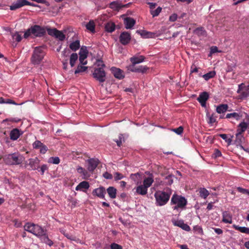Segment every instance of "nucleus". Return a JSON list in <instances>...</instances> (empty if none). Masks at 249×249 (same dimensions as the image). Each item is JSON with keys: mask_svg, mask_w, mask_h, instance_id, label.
Returning <instances> with one entry per match:
<instances>
[{"mask_svg": "<svg viewBox=\"0 0 249 249\" xmlns=\"http://www.w3.org/2000/svg\"><path fill=\"white\" fill-rule=\"evenodd\" d=\"M24 228L26 231L39 237L42 242L50 247L53 245V242L49 238L45 231L40 226L33 223H27L25 225Z\"/></svg>", "mask_w": 249, "mask_h": 249, "instance_id": "f257e3e1", "label": "nucleus"}, {"mask_svg": "<svg viewBox=\"0 0 249 249\" xmlns=\"http://www.w3.org/2000/svg\"><path fill=\"white\" fill-rule=\"evenodd\" d=\"M171 193L159 191L155 193V204L158 206L165 205L169 201Z\"/></svg>", "mask_w": 249, "mask_h": 249, "instance_id": "f03ea898", "label": "nucleus"}, {"mask_svg": "<svg viewBox=\"0 0 249 249\" xmlns=\"http://www.w3.org/2000/svg\"><path fill=\"white\" fill-rule=\"evenodd\" d=\"M24 160V158L21 155L14 153L6 155L4 157L5 162L8 165H18Z\"/></svg>", "mask_w": 249, "mask_h": 249, "instance_id": "7ed1b4c3", "label": "nucleus"}, {"mask_svg": "<svg viewBox=\"0 0 249 249\" xmlns=\"http://www.w3.org/2000/svg\"><path fill=\"white\" fill-rule=\"evenodd\" d=\"M46 33V31L44 28L39 25H35L31 26L24 33V37L28 38L31 35L36 37H41L43 36Z\"/></svg>", "mask_w": 249, "mask_h": 249, "instance_id": "20e7f679", "label": "nucleus"}, {"mask_svg": "<svg viewBox=\"0 0 249 249\" xmlns=\"http://www.w3.org/2000/svg\"><path fill=\"white\" fill-rule=\"evenodd\" d=\"M45 55V52L41 47L35 48L34 50L31 61L34 65L39 64L43 59Z\"/></svg>", "mask_w": 249, "mask_h": 249, "instance_id": "39448f33", "label": "nucleus"}, {"mask_svg": "<svg viewBox=\"0 0 249 249\" xmlns=\"http://www.w3.org/2000/svg\"><path fill=\"white\" fill-rule=\"evenodd\" d=\"M171 205H176L173 207L174 210H177L178 208H182L187 204V200L181 196L174 194L171 199Z\"/></svg>", "mask_w": 249, "mask_h": 249, "instance_id": "423d86ee", "label": "nucleus"}, {"mask_svg": "<svg viewBox=\"0 0 249 249\" xmlns=\"http://www.w3.org/2000/svg\"><path fill=\"white\" fill-rule=\"evenodd\" d=\"M25 5H30L33 7L40 8V5L34 3H31L27 0H18L16 2H13L12 4L10 6V9L11 10H15Z\"/></svg>", "mask_w": 249, "mask_h": 249, "instance_id": "0eeeda50", "label": "nucleus"}, {"mask_svg": "<svg viewBox=\"0 0 249 249\" xmlns=\"http://www.w3.org/2000/svg\"><path fill=\"white\" fill-rule=\"evenodd\" d=\"M93 77L100 83H103L106 81V74L103 68H98L94 70Z\"/></svg>", "mask_w": 249, "mask_h": 249, "instance_id": "6e6552de", "label": "nucleus"}, {"mask_svg": "<svg viewBox=\"0 0 249 249\" xmlns=\"http://www.w3.org/2000/svg\"><path fill=\"white\" fill-rule=\"evenodd\" d=\"M39 164V160L37 158H31L26 160L25 167L30 170L37 169Z\"/></svg>", "mask_w": 249, "mask_h": 249, "instance_id": "1a4fd4ad", "label": "nucleus"}, {"mask_svg": "<svg viewBox=\"0 0 249 249\" xmlns=\"http://www.w3.org/2000/svg\"><path fill=\"white\" fill-rule=\"evenodd\" d=\"M47 31L49 35L54 36L60 41H63L65 39V35L63 32L57 30L56 28H48Z\"/></svg>", "mask_w": 249, "mask_h": 249, "instance_id": "9d476101", "label": "nucleus"}, {"mask_svg": "<svg viewBox=\"0 0 249 249\" xmlns=\"http://www.w3.org/2000/svg\"><path fill=\"white\" fill-rule=\"evenodd\" d=\"M88 51L87 49V47L85 46H82L80 50L79 54V61L81 64L85 65L87 64V61L85 59L88 57Z\"/></svg>", "mask_w": 249, "mask_h": 249, "instance_id": "9b49d317", "label": "nucleus"}, {"mask_svg": "<svg viewBox=\"0 0 249 249\" xmlns=\"http://www.w3.org/2000/svg\"><path fill=\"white\" fill-rule=\"evenodd\" d=\"M129 3L123 4L120 0H117L116 1L111 2L109 4V7L114 10L119 11L122 8L128 7L129 6Z\"/></svg>", "mask_w": 249, "mask_h": 249, "instance_id": "f8f14e48", "label": "nucleus"}, {"mask_svg": "<svg viewBox=\"0 0 249 249\" xmlns=\"http://www.w3.org/2000/svg\"><path fill=\"white\" fill-rule=\"evenodd\" d=\"M120 41L124 45L129 43L131 40L130 34L127 32H122L119 37Z\"/></svg>", "mask_w": 249, "mask_h": 249, "instance_id": "ddd939ff", "label": "nucleus"}, {"mask_svg": "<svg viewBox=\"0 0 249 249\" xmlns=\"http://www.w3.org/2000/svg\"><path fill=\"white\" fill-rule=\"evenodd\" d=\"M209 95L208 93L204 91L199 94L197 100L200 103L202 107H206V101L209 99Z\"/></svg>", "mask_w": 249, "mask_h": 249, "instance_id": "4468645a", "label": "nucleus"}, {"mask_svg": "<svg viewBox=\"0 0 249 249\" xmlns=\"http://www.w3.org/2000/svg\"><path fill=\"white\" fill-rule=\"evenodd\" d=\"M88 163V170L89 172H93L99 164V160L97 159H89L87 160Z\"/></svg>", "mask_w": 249, "mask_h": 249, "instance_id": "2eb2a0df", "label": "nucleus"}, {"mask_svg": "<svg viewBox=\"0 0 249 249\" xmlns=\"http://www.w3.org/2000/svg\"><path fill=\"white\" fill-rule=\"evenodd\" d=\"M106 193L105 188L103 186H101L93 190L92 191V195L93 196H97L100 198H104Z\"/></svg>", "mask_w": 249, "mask_h": 249, "instance_id": "dca6fc26", "label": "nucleus"}, {"mask_svg": "<svg viewBox=\"0 0 249 249\" xmlns=\"http://www.w3.org/2000/svg\"><path fill=\"white\" fill-rule=\"evenodd\" d=\"M124 23L125 28L127 29H132L136 23L135 20L131 17H126L124 18Z\"/></svg>", "mask_w": 249, "mask_h": 249, "instance_id": "f3484780", "label": "nucleus"}, {"mask_svg": "<svg viewBox=\"0 0 249 249\" xmlns=\"http://www.w3.org/2000/svg\"><path fill=\"white\" fill-rule=\"evenodd\" d=\"M23 134V132L18 128H14L12 130L10 133V139L13 141L17 140L20 135Z\"/></svg>", "mask_w": 249, "mask_h": 249, "instance_id": "a211bd4d", "label": "nucleus"}, {"mask_svg": "<svg viewBox=\"0 0 249 249\" xmlns=\"http://www.w3.org/2000/svg\"><path fill=\"white\" fill-rule=\"evenodd\" d=\"M173 223L175 226L179 227L185 231H189L191 230L190 227L187 224L184 223L183 220H175Z\"/></svg>", "mask_w": 249, "mask_h": 249, "instance_id": "6ab92c4d", "label": "nucleus"}, {"mask_svg": "<svg viewBox=\"0 0 249 249\" xmlns=\"http://www.w3.org/2000/svg\"><path fill=\"white\" fill-rule=\"evenodd\" d=\"M245 140V138L242 134L236 133L235 134V140L234 143L237 146H239L240 148H243L242 144Z\"/></svg>", "mask_w": 249, "mask_h": 249, "instance_id": "aec40b11", "label": "nucleus"}, {"mask_svg": "<svg viewBox=\"0 0 249 249\" xmlns=\"http://www.w3.org/2000/svg\"><path fill=\"white\" fill-rule=\"evenodd\" d=\"M111 71L115 78L119 79H122L124 78L123 71L121 69L115 67H112Z\"/></svg>", "mask_w": 249, "mask_h": 249, "instance_id": "412c9836", "label": "nucleus"}, {"mask_svg": "<svg viewBox=\"0 0 249 249\" xmlns=\"http://www.w3.org/2000/svg\"><path fill=\"white\" fill-rule=\"evenodd\" d=\"M222 221L225 223L231 224L232 223V215L227 211L222 213Z\"/></svg>", "mask_w": 249, "mask_h": 249, "instance_id": "4be33fe9", "label": "nucleus"}, {"mask_svg": "<svg viewBox=\"0 0 249 249\" xmlns=\"http://www.w3.org/2000/svg\"><path fill=\"white\" fill-rule=\"evenodd\" d=\"M145 57L143 55L139 56H133L130 58V60L133 64H137L143 62L144 60Z\"/></svg>", "mask_w": 249, "mask_h": 249, "instance_id": "5701e85b", "label": "nucleus"}, {"mask_svg": "<svg viewBox=\"0 0 249 249\" xmlns=\"http://www.w3.org/2000/svg\"><path fill=\"white\" fill-rule=\"evenodd\" d=\"M237 127V133L242 134L247 129L248 124L245 122H242L238 124Z\"/></svg>", "mask_w": 249, "mask_h": 249, "instance_id": "b1692460", "label": "nucleus"}, {"mask_svg": "<svg viewBox=\"0 0 249 249\" xmlns=\"http://www.w3.org/2000/svg\"><path fill=\"white\" fill-rule=\"evenodd\" d=\"M109 196L112 199L116 198L117 190L114 187L110 186L107 189Z\"/></svg>", "mask_w": 249, "mask_h": 249, "instance_id": "393cba45", "label": "nucleus"}, {"mask_svg": "<svg viewBox=\"0 0 249 249\" xmlns=\"http://www.w3.org/2000/svg\"><path fill=\"white\" fill-rule=\"evenodd\" d=\"M137 33L140 34L144 38H151L154 36L153 33L147 32L144 30H137Z\"/></svg>", "mask_w": 249, "mask_h": 249, "instance_id": "a878e982", "label": "nucleus"}, {"mask_svg": "<svg viewBox=\"0 0 249 249\" xmlns=\"http://www.w3.org/2000/svg\"><path fill=\"white\" fill-rule=\"evenodd\" d=\"M153 181V175L151 174L149 177L144 179L143 185L148 188L152 185Z\"/></svg>", "mask_w": 249, "mask_h": 249, "instance_id": "bb28decb", "label": "nucleus"}, {"mask_svg": "<svg viewBox=\"0 0 249 249\" xmlns=\"http://www.w3.org/2000/svg\"><path fill=\"white\" fill-rule=\"evenodd\" d=\"M136 192L139 195H145L147 193V188L143 185H140L136 188Z\"/></svg>", "mask_w": 249, "mask_h": 249, "instance_id": "cd10ccee", "label": "nucleus"}, {"mask_svg": "<svg viewBox=\"0 0 249 249\" xmlns=\"http://www.w3.org/2000/svg\"><path fill=\"white\" fill-rule=\"evenodd\" d=\"M5 30L10 32L13 39H15L17 42H19L21 41L22 37L21 35H19L18 32H16L15 33H12L11 31V29L9 28H5Z\"/></svg>", "mask_w": 249, "mask_h": 249, "instance_id": "c85d7f7f", "label": "nucleus"}, {"mask_svg": "<svg viewBox=\"0 0 249 249\" xmlns=\"http://www.w3.org/2000/svg\"><path fill=\"white\" fill-rule=\"evenodd\" d=\"M89 187V185L88 182L83 181L81 182L76 187L75 190L76 191L81 190L82 189H88Z\"/></svg>", "mask_w": 249, "mask_h": 249, "instance_id": "c756f323", "label": "nucleus"}, {"mask_svg": "<svg viewBox=\"0 0 249 249\" xmlns=\"http://www.w3.org/2000/svg\"><path fill=\"white\" fill-rule=\"evenodd\" d=\"M232 227L236 230L239 231L241 232L249 234V228L246 227H240L235 224L232 225Z\"/></svg>", "mask_w": 249, "mask_h": 249, "instance_id": "7c9ffc66", "label": "nucleus"}, {"mask_svg": "<svg viewBox=\"0 0 249 249\" xmlns=\"http://www.w3.org/2000/svg\"><path fill=\"white\" fill-rule=\"evenodd\" d=\"M115 28V25L113 22H108L105 25V30L107 32L112 33Z\"/></svg>", "mask_w": 249, "mask_h": 249, "instance_id": "2f4dec72", "label": "nucleus"}, {"mask_svg": "<svg viewBox=\"0 0 249 249\" xmlns=\"http://www.w3.org/2000/svg\"><path fill=\"white\" fill-rule=\"evenodd\" d=\"M228 108V106L227 104H221L217 106L216 107V112L218 113H222L226 112Z\"/></svg>", "mask_w": 249, "mask_h": 249, "instance_id": "473e14b6", "label": "nucleus"}, {"mask_svg": "<svg viewBox=\"0 0 249 249\" xmlns=\"http://www.w3.org/2000/svg\"><path fill=\"white\" fill-rule=\"evenodd\" d=\"M78 59V55L76 53H72L70 56V64L71 67H73Z\"/></svg>", "mask_w": 249, "mask_h": 249, "instance_id": "72a5a7b5", "label": "nucleus"}, {"mask_svg": "<svg viewBox=\"0 0 249 249\" xmlns=\"http://www.w3.org/2000/svg\"><path fill=\"white\" fill-rule=\"evenodd\" d=\"M70 48L71 50L76 51L80 48V41L77 40L72 42L70 44Z\"/></svg>", "mask_w": 249, "mask_h": 249, "instance_id": "f704fd0d", "label": "nucleus"}, {"mask_svg": "<svg viewBox=\"0 0 249 249\" xmlns=\"http://www.w3.org/2000/svg\"><path fill=\"white\" fill-rule=\"evenodd\" d=\"M86 28L92 33L95 32V23L93 20H90L86 25Z\"/></svg>", "mask_w": 249, "mask_h": 249, "instance_id": "c9c22d12", "label": "nucleus"}, {"mask_svg": "<svg viewBox=\"0 0 249 249\" xmlns=\"http://www.w3.org/2000/svg\"><path fill=\"white\" fill-rule=\"evenodd\" d=\"M61 232L68 239H69V240H70L71 241H77V239L76 237V236H74V235H72L71 234H70V233H68L66 232V231H64V230H61Z\"/></svg>", "mask_w": 249, "mask_h": 249, "instance_id": "e433bc0d", "label": "nucleus"}, {"mask_svg": "<svg viewBox=\"0 0 249 249\" xmlns=\"http://www.w3.org/2000/svg\"><path fill=\"white\" fill-rule=\"evenodd\" d=\"M219 136L227 142L228 145H230L231 144L232 138L233 137V135L231 136V137L229 138H228L227 134H221L219 135Z\"/></svg>", "mask_w": 249, "mask_h": 249, "instance_id": "4c0bfd02", "label": "nucleus"}, {"mask_svg": "<svg viewBox=\"0 0 249 249\" xmlns=\"http://www.w3.org/2000/svg\"><path fill=\"white\" fill-rule=\"evenodd\" d=\"M173 178H174V176L172 175L166 177L164 178V183L167 185H171L173 182Z\"/></svg>", "mask_w": 249, "mask_h": 249, "instance_id": "58836bf2", "label": "nucleus"}, {"mask_svg": "<svg viewBox=\"0 0 249 249\" xmlns=\"http://www.w3.org/2000/svg\"><path fill=\"white\" fill-rule=\"evenodd\" d=\"M216 73L215 71H211L205 74H204L202 77L204 78V79L206 81L209 79L213 78L215 75Z\"/></svg>", "mask_w": 249, "mask_h": 249, "instance_id": "ea45409f", "label": "nucleus"}, {"mask_svg": "<svg viewBox=\"0 0 249 249\" xmlns=\"http://www.w3.org/2000/svg\"><path fill=\"white\" fill-rule=\"evenodd\" d=\"M249 96V88H246L241 93L239 96V99H243Z\"/></svg>", "mask_w": 249, "mask_h": 249, "instance_id": "a19ab883", "label": "nucleus"}, {"mask_svg": "<svg viewBox=\"0 0 249 249\" xmlns=\"http://www.w3.org/2000/svg\"><path fill=\"white\" fill-rule=\"evenodd\" d=\"M242 117L241 115H240L238 113L233 112L231 113H228L226 115V118H230L231 117H233L235 118L236 120H238Z\"/></svg>", "mask_w": 249, "mask_h": 249, "instance_id": "79ce46f5", "label": "nucleus"}, {"mask_svg": "<svg viewBox=\"0 0 249 249\" xmlns=\"http://www.w3.org/2000/svg\"><path fill=\"white\" fill-rule=\"evenodd\" d=\"M209 195V193L208 191L205 188H200L199 191V195L200 197L206 198Z\"/></svg>", "mask_w": 249, "mask_h": 249, "instance_id": "37998d69", "label": "nucleus"}, {"mask_svg": "<svg viewBox=\"0 0 249 249\" xmlns=\"http://www.w3.org/2000/svg\"><path fill=\"white\" fill-rule=\"evenodd\" d=\"M83 65H78L76 70L74 71L75 74L79 73L81 72H84L88 69V67L82 66Z\"/></svg>", "mask_w": 249, "mask_h": 249, "instance_id": "c03bdc74", "label": "nucleus"}, {"mask_svg": "<svg viewBox=\"0 0 249 249\" xmlns=\"http://www.w3.org/2000/svg\"><path fill=\"white\" fill-rule=\"evenodd\" d=\"M194 32L198 35V36H203L206 33L205 30H204L203 27H200L197 28L195 31Z\"/></svg>", "mask_w": 249, "mask_h": 249, "instance_id": "a18cd8bd", "label": "nucleus"}, {"mask_svg": "<svg viewBox=\"0 0 249 249\" xmlns=\"http://www.w3.org/2000/svg\"><path fill=\"white\" fill-rule=\"evenodd\" d=\"M77 170L79 173L81 174L84 176L85 178L88 176V172L82 167L78 166L77 168Z\"/></svg>", "mask_w": 249, "mask_h": 249, "instance_id": "49530a36", "label": "nucleus"}, {"mask_svg": "<svg viewBox=\"0 0 249 249\" xmlns=\"http://www.w3.org/2000/svg\"><path fill=\"white\" fill-rule=\"evenodd\" d=\"M49 163L57 164L60 162V159L58 157H51L48 160Z\"/></svg>", "mask_w": 249, "mask_h": 249, "instance_id": "de8ad7c7", "label": "nucleus"}, {"mask_svg": "<svg viewBox=\"0 0 249 249\" xmlns=\"http://www.w3.org/2000/svg\"><path fill=\"white\" fill-rule=\"evenodd\" d=\"M162 8L160 7H158L156 9L154 10H151L150 13L152 15L153 17L158 16L159 14L161 12Z\"/></svg>", "mask_w": 249, "mask_h": 249, "instance_id": "09e8293b", "label": "nucleus"}, {"mask_svg": "<svg viewBox=\"0 0 249 249\" xmlns=\"http://www.w3.org/2000/svg\"><path fill=\"white\" fill-rule=\"evenodd\" d=\"M148 68L146 66H140L137 67V72H141L144 73L148 70Z\"/></svg>", "mask_w": 249, "mask_h": 249, "instance_id": "8fccbe9b", "label": "nucleus"}, {"mask_svg": "<svg viewBox=\"0 0 249 249\" xmlns=\"http://www.w3.org/2000/svg\"><path fill=\"white\" fill-rule=\"evenodd\" d=\"M124 142V138L123 136V135L122 134H120L119 136V139L117 140H115V142L117 143V146L120 147L121 145L122 144V142Z\"/></svg>", "mask_w": 249, "mask_h": 249, "instance_id": "3c124183", "label": "nucleus"}, {"mask_svg": "<svg viewBox=\"0 0 249 249\" xmlns=\"http://www.w3.org/2000/svg\"><path fill=\"white\" fill-rule=\"evenodd\" d=\"M42 143L39 141H36L33 144V147L35 149H39L43 145Z\"/></svg>", "mask_w": 249, "mask_h": 249, "instance_id": "603ef678", "label": "nucleus"}, {"mask_svg": "<svg viewBox=\"0 0 249 249\" xmlns=\"http://www.w3.org/2000/svg\"><path fill=\"white\" fill-rule=\"evenodd\" d=\"M172 130L177 133L178 135H180L182 133L183 131V127L182 126H180L178 128L172 129Z\"/></svg>", "mask_w": 249, "mask_h": 249, "instance_id": "864d4df0", "label": "nucleus"}, {"mask_svg": "<svg viewBox=\"0 0 249 249\" xmlns=\"http://www.w3.org/2000/svg\"><path fill=\"white\" fill-rule=\"evenodd\" d=\"M70 53H71L70 50L68 48H66L62 52V55L64 58H67L69 56Z\"/></svg>", "mask_w": 249, "mask_h": 249, "instance_id": "5fc2aeb1", "label": "nucleus"}, {"mask_svg": "<svg viewBox=\"0 0 249 249\" xmlns=\"http://www.w3.org/2000/svg\"><path fill=\"white\" fill-rule=\"evenodd\" d=\"M114 179L115 180L117 181L118 180H120L124 178V176L121 173L119 172H115L114 173Z\"/></svg>", "mask_w": 249, "mask_h": 249, "instance_id": "6e6d98bb", "label": "nucleus"}, {"mask_svg": "<svg viewBox=\"0 0 249 249\" xmlns=\"http://www.w3.org/2000/svg\"><path fill=\"white\" fill-rule=\"evenodd\" d=\"M20 119H18V118H11L9 119H6L3 121V122H7V121H10L11 122H15V123H18L20 121Z\"/></svg>", "mask_w": 249, "mask_h": 249, "instance_id": "4d7b16f0", "label": "nucleus"}, {"mask_svg": "<svg viewBox=\"0 0 249 249\" xmlns=\"http://www.w3.org/2000/svg\"><path fill=\"white\" fill-rule=\"evenodd\" d=\"M221 52V51H218V48L216 46H212L210 49V53L209 56H210L213 53Z\"/></svg>", "mask_w": 249, "mask_h": 249, "instance_id": "13d9d810", "label": "nucleus"}, {"mask_svg": "<svg viewBox=\"0 0 249 249\" xmlns=\"http://www.w3.org/2000/svg\"><path fill=\"white\" fill-rule=\"evenodd\" d=\"M237 190L240 193H241L244 194H248L249 195V190L248 189H244L242 187H239L237 188Z\"/></svg>", "mask_w": 249, "mask_h": 249, "instance_id": "bf43d9fd", "label": "nucleus"}, {"mask_svg": "<svg viewBox=\"0 0 249 249\" xmlns=\"http://www.w3.org/2000/svg\"><path fill=\"white\" fill-rule=\"evenodd\" d=\"M137 67H135V64H133L132 63L128 67V70L132 72H137Z\"/></svg>", "mask_w": 249, "mask_h": 249, "instance_id": "052dcab7", "label": "nucleus"}, {"mask_svg": "<svg viewBox=\"0 0 249 249\" xmlns=\"http://www.w3.org/2000/svg\"><path fill=\"white\" fill-rule=\"evenodd\" d=\"M111 249H122V247L116 243H112L110 245Z\"/></svg>", "mask_w": 249, "mask_h": 249, "instance_id": "680f3d73", "label": "nucleus"}, {"mask_svg": "<svg viewBox=\"0 0 249 249\" xmlns=\"http://www.w3.org/2000/svg\"><path fill=\"white\" fill-rule=\"evenodd\" d=\"M96 65L99 68H103L104 69V67H105V65L104 64L103 61L102 60L98 59L96 61Z\"/></svg>", "mask_w": 249, "mask_h": 249, "instance_id": "e2e57ef3", "label": "nucleus"}, {"mask_svg": "<svg viewBox=\"0 0 249 249\" xmlns=\"http://www.w3.org/2000/svg\"><path fill=\"white\" fill-rule=\"evenodd\" d=\"M40 169L41 174L43 175H44L45 171L48 169V167L46 164H43L41 166Z\"/></svg>", "mask_w": 249, "mask_h": 249, "instance_id": "0e129e2a", "label": "nucleus"}, {"mask_svg": "<svg viewBox=\"0 0 249 249\" xmlns=\"http://www.w3.org/2000/svg\"><path fill=\"white\" fill-rule=\"evenodd\" d=\"M103 176L105 178L108 179H111L113 178L112 175L107 172H106L104 173Z\"/></svg>", "mask_w": 249, "mask_h": 249, "instance_id": "69168bd1", "label": "nucleus"}, {"mask_svg": "<svg viewBox=\"0 0 249 249\" xmlns=\"http://www.w3.org/2000/svg\"><path fill=\"white\" fill-rule=\"evenodd\" d=\"M39 149L40 152L42 154H45L48 150L47 147L43 144Z\"/></svg>", "mask_w": 249, "mask_h": 249, "instance_id": "338daca9", "label": "nucleus"}, {"mask_svg": "<svg viewBox=\"0 0 249 249\" xmlns=\"http://www.w3.org/2000/svg\"><path fill=\"white\" fill-rule=\"evenodd\" d=\"M197 71L198 68L195 65H193L191 67V73L193 72H197Z\"/></svg>", "mask_w": 249, "mask_h": 249, "instance_id": "774afa93", "label": "nucleus"}]
</instances>
